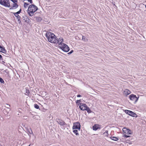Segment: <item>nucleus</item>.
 <instances>
[{
    "instance_id": "obj_1",
    "label": "nucleus",
    "mask_w": 146,
    "mask_h": 146,
    "mask_svg": "<svg viewBox=\"0 0 146 146\" xmlns=\"http://www.w3.org/2000/svg\"><path fill=\"white\" fill-rule=\"evenodd\" d=\"M45 36L49 42L56 44L59 43V40L57 38L56 36L53 33L50 32H47L45 34Z\"/></svg>"
},
{
    "instance_id": "obj_2",
    "label": "nucleus",
    "mask_w": 146,
    "mask_h": 146,
    "mask_svg": "<svg viewBox=\"0 0 146 146\" xmlns=\"http://www.w3.org/2000/svg\"><path fill=\"white\" fill-rule=\"evenodd\" d=\"M38 9V7L34 4L30 5L27 10L28 13L30 16H32L35 12Z\"/></svg>"
},
{
    "instance_id": "obj_3",
    "label": "nucleus",
    "mask_w": 146,
    "mask_h": 146,
    "mask_svg": "<svg viewBox=\"0 0 146 146\" xmlns=\"http://www.w3.org/2000/svg\"><path fill=\"white\" fill-rule=\"evenodd\" d=\"M58 47L65 52H68L70 50V48L66 44L62 43V41L58 43Z\"/></svg>"
},
{
    "instance_id": "obj_4",
    "label": "nucleus",
    "mask_w": 146,
    "mask_h": 146,
    "mask_svg": "<svg viewBox=\"0 0 146 146\" xmlns=\"http://www.w3.org/2000/svg\"><path fill=\"white\" fill-rule=\"evenodd\" d=\"M139 97H137L136 96L133 94H131L129 96V98L130 99L131 102H129L130 103H133L135 104L138 101Z\"/></svg>"
},
{
    "instance_id": "obj_5",
    "label": "nucleus",
    "mask_w": 146,
    "mask_h": 146,
    "mask_svg": "<svg viewBox=\"0 0 146 146\" xmlns=\"http://www.w3.org/2000/svg\"><path fill=\"white\" fill-rule=\"evenodd\" d=\"M0 4L5 7H11L9 0H0Z\"/></svg>"
},
{
    "instance_id": "obj_6",
    "label": "nucleus",
    "mask_w": 146,
    "mask_h": 146,
    "mask_svg": "<svg viewBox=\"0 0 146 146\" xmlns=\"http://www.w3.org/2000/svg\"><path fill=\"white\" fill-rule=\"evenodd\" d=\"M124 111L125 113L133 117H137L138 116L136 113H134L131 111L128 110H125Z\"/></svg>"
},
{
    "instance_id": "obj_7",
    "label": "nucleus",
    "mask_w": 146,
    "mask_h": 146,
    "mask_svg": "<svg viewBox=\"0 0 146 146\" xmlns=\"http://www.w3.org/2000/svg\"><path fill=\"white\" fill-rule=\"evenodd\" d=\"M81 125L79 122L77 121L73 123L72 127L73 129H78L80 130V129Z\"/></svg>"
},
{
    "instance_id": "obj_8",
    "label": "nucleus",
    "mask_w": 146,
    "mask_h": 146,
    "mask_svg": "<svg viewBox=\"0 0 146 146\" xmlns=\"http://www.w3.org/2000/svg\"><path fill=\"white\" fill-rule=\"evenodd\" d=\"M123 131L124 133H126L128 135L132 134V133L130 129L125 127H124L123 128Z\"/></svg>"
},
{
    "instance_id": "obj_9",
    "label": "nucleus",
    "mask_w": 146,
    "mask_h": 146,
    "mask_svg": "<svg viewBox=\"0 0 146 146\" xmlns=\"http://www.w3.org/2000/svg\"><path fill=\"white\" fill-rule=\"evenodd\" d=\"M56 121L58 124L61 125L62 126L64 125H66V124L65 122L62 119L59 118H57L56 119Z\"/></svg>"
},
{
    "instance_id": "obj_10",
    "label": "nucleus",
    "mask_w": 146,
    "mask_h": 146,
    "mask_svg": "<svg viewBox=\"0 0 146 146\" xmlns=\"http://www.w3.org/2000/svg\"><path fill=\"white\" fill-rule=\"evenodd\" d=\"M78 105L79 106V107L80 109L84 111V109H85L87 106V105L85 104L82 103H80L79 104H78Z\"/></svg>"
},
{
    "instance_id": "obj_11",
    "label": "nucleus",
    "mask_w": 146,
    "mask_h": 146,
    "mask_svg": "<svg viewBox=\"0 0 146 146\" xmlns=\"http://www.w3.org/2000/svg\"><path fill=\"white\" fill-rule=\"evenodd\" d=\"M22 17L24 18L23 20L27 23H29L31 22L29 17L25 15V16H23Z\"/></svg>"
},
{
    "instance_id": "obj_12",
    "label": "nucleus",
    "mask_w": 146,
    "mask_h": 146,
    "mask_svg": "<svg viewBox=\"0 0 146 146\" xmlns=\"http://www.w3.org/2000/svg\"><path fill=\"white\" fill-rule=\"evenodd\" d=\"M19 6L17 3H13L12 7L11 6L10 9H15L17 8Z\"/></svg>"
},
{
    "instance_id": "obj_13",
    "label": "nucleus",
    "mask_w": 146,
    "mask_h": 146,
    "mask_svg": "<svg viewBox=\"0 0 146 146\" xmlns=\"http://www.w3.org/2000/svg\"><path fill=\"white\" fill-rule=\"evenodd\" d=\"M38 13H36L35 14V16L36 15L35 17V18H36V20L37 22H40L42 20V19L41 18L39 17H36V14Z\"/></svg>"
},
{
    "instance_id": "obj_14",
    "label": "nucleus",
    "mask_w": 146,
    "mask_h": 146,
    "mask_svg": "<svg viewBox=\"0 0 146 146\" xmlns=\"http://www.w3.org/2000/svg\"><path fill=\"white\" fill-rule=\"evenodd\" d=\"M99 125L97 124L94 125L92 127L93 129L94 130L96 131L98 129H100V127H99Z\"/></svg>"
},
{
    "instance_id": "obj_15",
    "label": "nucleus",
    "mask_w": 146,
    "mask_h": 146,
    "mask_svg": "<svg viewBox=\"0 0 146 146\" xmlns=\"http://www.w3.org/2000/svg\"><path fill=\"white\" fill-rule=\"evenodd\" d=\"M10 109H9V107H7V109H4V110H3V112L5 114H6V113L7 114L9 111H10Z\"/></svg>"
},
{
    "instance_id": "obj_16",
    "label": "nucleus",
    "mask_w": 146,
    "mask_h": 146,
    "mask_svg": "<svg viewBox=\"0 0 146 146\" xmlns=\"http://www.w3.org/2000/svg\"><path fill=\"white\" fill-rule=\"evenodd\" d=\"M84 110H86L87 111V112L88 113H90L92 112V111L91 110L90 108L87 106L86 107L85 109H84Z\"/></svg>"
},
{
    "instance_id": "obj_17",
    "label": "nucleus",
    "mask_w": 146,
    "mask_h": 146,
    "mask_svg": "<svg viewBox=\"0 0 146 146\" xmlns=\"http://www.w3.org/2000/svg\"><path fill=\"white\" fill-rule=\"evenodd\" d=\"M0 48L1 49H2L3 53H5L7 52V51L3 46H1H1H0Z\"/></svg>"
},
{
    "instance_id": "obj_18",
    "label": "nucleus",
    "mask_w": 146,
    "mask_h": 146,
    "mask_svg": "<svg viewBox=\"0 0 146 146\" xmlns=\"http://www.w3.org/2000/svg\"><path fill=\"white\" fill-rule=\"evenodd\" d=\"M110 138L111 139L114 141H117L118 140V137L114 136H111Z\"/></svg>"
},
{
    "instance_id": "obj_19",
    "label": "nucleus",
    "mask_w": 146,
    "mask_h": 146,
    "mask_svg": "<svg viewBox=\"0 0 146 146\" xmlns=\"http://www.w3.org/2000/svg\"><path fill=\"white\" fill-rule=\"evenodd\" d=\"M125 94L127 95H129L131 93V92L128 89H126L125 91H124Z\"/></svg>"
},
{
    "instance_id": "obj_20",
    "label": "nucleus",
    "mask_w": 146,
    "mask_h": 146,
    "mask_svg": "<svg viewBox=\"0 0 146 146\" xmlns=\"http://www.w3.org/2000/svg\"><path fill=\"white\" fill-rule=\"evenodd\" d=\"M73 131L76 135H79V134L78 133V131L77 130H74Z\"/></svg>"
},
{
    "instance_id": "obj_21",
    "label": "nucleus",
    "mask_w": 146,
    "mask_h": 146,
    "mask_svg": "<svg viewBox=\"0 0 146 146\" xmlns=\"http://www.w3.org/2000/svg\"><path fill=\"white\" fill-rule=\"evenodd\" d=\"M108 130H106V131L104 133H103V135L106 136H108Z\"/></svg>"
},
{
    "instance_id": "obj_22",
    "label": "nucleus",
    "mask_w": 146,
    "mask_h": 146,
    "mask_svg": "<svg viewBox=\"0 0 146 146\" xmlns=\"http://www.w3.org/2000/svg\"><path fill=\"white\" fill-rule=\"evenodd\" d=\"M29 5V4L25 2L24 4V7L26 8Z\"/></svg>"
},
{
    "instance_id": "obj_23",
    "label": "nucleus",
    "mask_w": 146,
    "mask_h": 146,
    "mask_svg": "<svg viewBox=\"0 0 146 146\" xmlns=\"http://www.w3.org/2000/svg\"><path fill=\"white\" fill-rule=\"evenodd\" d=\"M34 107L36 109H39V110H40V109L39 108V106L37 104H35L34 105Z\"/></svg>"
},
{
    "instance_id": "obj_24",
    "label": "nucleus",
    "mask_w": 146,
    "mask_h": 146,
    "mask_svg": "<svg viewBox=\"0 0 146 146\" xmlns=\"http://www.w3.org/2000/svg\"><path fill=\"white\" fill-rule=\"evenodd\" d=\"M82 40L85 42H86L88 40V39L84 36H82Z\"/></svg>"
},
{
    "instance_id": "obj_25",
    "label": "nucleus",
    "mask_w": 146,
    "mask_h": 146,
    "mask_svg": "<svg viewBox=\"0 0 146 146\" xmlns=\"http://www.w3.org/2000/svg\"><path fill=\"white\" fill-rule=\"evenodd\" d=\"M28 133H29V134H33V131H32V130L31 129H30L28 130Z\"/></svg>"
},
{
    "instance_id": "obj_26",
    "label": "nucleus",
    "mask_w": 146,
    "mask_h": 146,
    "mask_svg": "<svg viewBox=\"0 0 146 146\" xmlns=\"http://www.w3.org/2000/svg\"><path fill=\"white\" fill-rule=\"evenodd\" d=\"M0 82L1 83L4 84V82L3 80L2 79V78L0 77Z\"/></svg>"
},
{
    "instance_id": "obj_27",
    "label": "nucleus",
    "mask_w": 146,
    "mask_h": 146,
    "mask_svg": "<svg viewBox=\"0 0 146 146\" xmlns=\"http://www.w3.org/2000/svg\"><path fill=\"white\" fill-rule=\"evenodd\" d=\"M13 3H17L18 2L17 0H11Z\"/></svg>"
},
{
    "instance_id": "obj_28",
    "label": "nucleus",
    "mask_w": 146,
    "mask_h": 146,
    "mask_svg": "<svg viewBox=\"0 0 146 146\" xmlns=\"http://www.w3.org/2000/svg\"><path fill=\"white\" fill-rule=\"evenodd\" d=\"M18 21L19 23V24H21V25H22V23H21V19H18Z\"/></svg>"
},
{
    "instance_id": "obj_29",
    "label": "nucleus",
    "mask_w": 146,
    "mask_h": 146,
    "mask_svg": "<svg viewBox=\"0 0 146 146\" xmlns=\"http://www.w3.org/2000/svg\"><path fill=\"white\" fill-rule=\"evenodd\" d=\"M81 102V100H77L76 101V104H79L80 103V102Z\"/></svg>"
},
{
    "instance_id": "obj_30",
    "label": "nucleus",
    "mask_w": 146,
    "mask_h": 146,
    "mask_svg": "<svg viewBox=\"0 0 146 146\" xmlns=\"http://www.w3.org/2000/svg\"><path fill=\"white\" fill-rule=\"evenodd\" d=\"M73 52L74 50H72L69 52L67 54L69 55L70 54L72 53Z\"/></svg>"
},
{
    "instance_id": "obj_31",
    "label": "nucleus",
    "mask_w": 146,
    "mask_h": 146,
    "mask_svg": "<svg viewBox=\"0 0 146 146\" xmlns=\"http://www.w3.org/2000/svg\"><path fill=\"white\" fill-rule=\"evenodd\" d=\"M4 54L5 55V56H7V57H9L10 56V54H8L7 52L6 53H4Z\"/></svg>"
},
{
    "instance_id": "obj_32",
    "label": "nucleus",
    "mask_w": 146,
    "mask_h": 146,
    "mask_svg": "<svg viewBox=\"0 0 146 146\" xmlns=\"http://www.w3.org/2000/svg\"><path fill=\"white\" fill-rule=\"evenodd\" d=\"M123 137H126V138H128V137H130V136H129V135H127L126 134H125V135L124 134L123 136Z\"/></svg>"
},
{
    "instance_id": "obj_33",
    "label": "nucleus",
    "mask_w": 146,
    "mask_h": 146,
    "mask_svg": "<svg viewBox=\"0 0 146 146\" xmlns=\"http://www.w3.org/2000/svg\"><path fill=\"white\" fill-rule=\"evenodd\" d=\"M13 13L15 17H16L18 15L17 12L16 13Z\"/></svg>"
},
{
    "instance_id": "obj_34",
    "label": "nucleus",
    "mask_w": 146,
    "mask_h": 146,
    "mask_svg": "<svg viewBox=\"0 0 146 146\" xmlns=\"http://www.w3.org/2000/svg\"><path fill=\"white\" fill-rule=\"evenodd\" d=\"M16 17L18 19H21V17L18 15Z\"/></svg>"
},
{
    "instance_id": "obj_35",
    "label": "nucleus",
    "mask_w": 146,
    "mask_h": 146,
    "mask_svg": "<svg viewBox=\"0 0 146 146\" xmlns=\"http://www.w3.org/2000/svg\"><path fill=\"white\" fill-rule=\"evenodd\" d=\"M21 9H20L17 12L18 14H20V13L21 12Z\"/></svg>"
},
{
    "instance_id": "obj_36",
    "label": "nucleus",
    "mask_w": 146,
    "mask_h": 146,
    "mask_svg": "<svg viewBox=\"0 0 146 146\" xmlns=\"http://www.w3.org/2000/svg\"><path fill=\"white\" fill-rule=\"evenodd\" d=\"M60 42L61 40H62L61 41H62V42L63 41V39L62 38H60L59 39H58Z\"/></svg>"
},
{
    "instance_id": "obj_37",
    "label": "nucleus",
    "mask_w": 146,
    "mask_h": 146,
    "mask_svg": "<svg viewBox=\"0 0 146 146\" xmlns=\"http://www.w3.org/2000/svg\"><path fill=\"white\" fill-rule=\"evenodd\" d=\"M27 92H26V93H27V94H28L29 95V94L30 93L29 91V90H26Z\"/></svg>"
},
{
    "instance_id": "obj_38",
    "label": "nucleus",
    "mask_w": 146,
    "mask_h": 146,
    "mask_svg": "<svg viewBox=\"0 0 146 146\" xmlns=\"http://www.w3.org/2000/svg\"><path fill=\"white\" fill-rule=\"evenodd\" d=\"M28 2H30V3L31 4H32L33 3V1L32 0H27Z\"/></svg>"
},
{
    "instance_id": "obj_39",
    "label": "nucleus",
    "mask_w": 146,
    "mask_h": 146,
    "mask_svg": "<svg viewBox=\"0 0 146 146\" xmlns=\"http://www.w3.org/2000/svg\"><path fill=\"white\" fill-rule=\"evenodd\" d=\"M0 60H3V59L2 58V56L0 54Z\"/></svg>"
},
{
    "instance_id": "obj_40",
    "label": "nucleus",
    "mask_w": 146,
    "mask_h": 146,
    "mask_svg": "<svg viewBox=\"0 0 146 146\" xmlns=\"http://www.w3.org/2000/svg\"><path fill=\"white\" fill-rule=\"evenodd\" d=\"M5 62L3 61H2L1 62V63L5 66Z\"/></svg>"
},
{
    "instance_id": "obj_41",
    "label": "nucleus",
    "mask_w": 146,
    "mask_h": 146,
    "mask_svg": "<svg viewBox=\"0 0 146 146\" xmlns=\"http://www.w3.org/2000/svg\"><path fill=\"white\" fill-rule=\"evenodd\" d=\"M3 117H2L0 115V120H3Z\"/></svg>"
},
{
    "instance_id": "obj_42",
    "label": "nucleus",
    "mask_w": 146,
    "mask_h": 146,
    "mask_svg": "<svg viewBox=\"0 0 146 146\" xmlns=\"http://www.w3.org/2000/svg\"><path fill=\"white\" fill-rule=\"evenodd\" d=\"M81 96L80 94H78L77 96L78 97H80Z\"/></svg>"
},
{
    "instance_id": "obj_43",
    "label": "nucleus",
    "mask_w": 146,
    "mask_h": 146,
    "mask_svg": "<svg viewBox=\"0 0 146 146\" xmlns=\"http://www.w3.org/2000/svg\"><path fill=\"white\" fill-rule=\"evenodd\" d=\"M3 72L4 73L5 72H6V73H7V74L8 73V72H6V70H4L3 71Z\"/></svg>"
},
{
    "instance_id": "obj_44",
    "label": "nucleus",
    "mask_w": 146,
    "mask_h": 146,
    "mask_svg": "<svg viewBox=\"0 0 146 146\" xmlns=\"http://www.w3.org/2000/svg\"><path fill=\"white\" fill-rule=\"evenodd\" d=\"M7 107H9H9H10V105H9L8 104H7Z\"/></svg>"
},
{
    "instance_id": "obj_45",
    "label": "nucleus",
    "mask_w": 146,
    "mask_h": 146,
    "mask_svg": "<svg viewBox=\"0 0 146 146\" xmlns=\"http://www.w3.org/2000/svg\"><path fill=\"white\" fill-rule=\"evenodd\" d=\"M0 52H2L3 53V51H2V49H1L0 50Z\"/></svg>"
},
{
    "instance_id": "obj_46",
    "label": "nucleus",
    "mask_w": 146,
    "mask_h": 146,
    "mask_svg": "<svg viewBox=\"0 0 146 146\" xmlns=\"http://www.w3.org/2000/svg\"><path fill=\"white\" fill-rule=\"evenodd\" d=\"M44 110H46V109H44L43 108V110H42V111H44Z\"/></svg>"
},
{
    "instance_id": "obj_47",
    "label": "nucleus",
    "mask_w": 146,
    "mask_h": 146,
    "mask_svg": "<svg viewBox=\"0 0 146 146\" xmlns=\"http://www.w3.org/2000/svg\"><path fill=\"white\" fill-rule=\"evenodd\" d=\"M65 125V127H66V126L67 125V124H66V125Z\"/></svg>"
},
{
    "instance_id": "obj_48",
    "label": "nucleus",
    "mask_w": 146,
    "mask_h": 146,
    "mask_svg": "<svg viewBox=\"0 0 146 146\" xmlns=\"http://www.w3.org/2000/svg\"><path fill=\"white\" fill-rule=\"evenodd\" d=\"M31 145H29V146H31Z\"/></svg>"
},
{
    "instance_id": "obj_49",
    "label": "nucleus",
    "mask_w": 146,
    "mask_h": 146,
    "mask_svg": "<svg viewBox=\"0 0 146 146\" xmlns=\"http://www.w3.org/2000/svg\"><path fill=\"white\" fill-rule=\"evenodd\" d=\"M39 13V14H40V13Z\"/></svg>"
},
{
    "instance_id": "obj_50",
    "label": "nucleus",
    "mask_w": 146,
    "mask_h": 146,
    "mask_svg": "<svg viewBox=\"0 0 146 146\" xmlns=\"http://www.w3.org/2000/svg\"><path fill=\"white\" fill-rule=\"evenodd\" d=\"M29 136H30V137H31V135H29Z\"/></svg>"
},
{
    "instance_id": "obj_51",
    "label": "nucleus",
    "mask_w": 146,
    "mask_h": 146,
    "mask_svg": "<svg viewBox=\"0 0 146 146\" xmlns=\"http://www.w3.org/2000/svg\"><path fill=\"white\" fill-rule=\"evenodd\" d=\"M0 46H1V45H0Z\"/></svg>"
}]
</instances>
